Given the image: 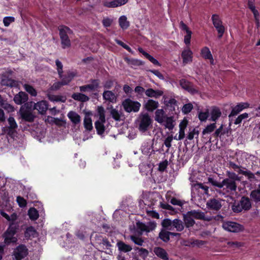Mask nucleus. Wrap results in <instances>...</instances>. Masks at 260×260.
<instances>
[{
    "label": "nucleus",
    "mask_w": 260,
    "mask_h": 260,
    "mask_svg": "<svg viewBox=\"0 0 260 260\" xmlns=\"http://www.w3.org/2000/svg\"><path fill=\"white\" fill-rule=\"evenodd\" d=\"M139 129L140 132H145L152 124V120L147 113H141L139 117Z\"/></svg>",
    "instance_id": "20e7f679"
},
{
    "label": "nucleus",
    "mask_w": 260,
    "mask_h": 260,
    "mask_svg": "<svg viewBox=\"0 0 260 260\" xmlns=\"http://www.w3.org/2000/svg\"><path fill=\"white\" fill-rule=\"evenodd\" d=\"M125 60L128 65L131 66L133 68L139 67L143 64V62L137 59L126 58Z\"/></svg>",
    "instance_id": "58836bf2"
},
{
    "label": "nucleus",
    "mask_w": 260,
    "mask_h": 260,
    "mask_svg": "<svg viewBox=\"0 0 260 260\" xmlns=\"http://www.w3.org/2000/svg\"><path fill=\"white\" fill-rule=\"evenodd\" d=\"M188 215H191L193 218L196 219L202 220L206 221H210L212 217L209 216H206L205 213L201 210H192L188 211Z\"/></svg>",
    "instance_id": "9d476101"
},
{
    "label": "nucleus",
    "mask_w": 260,
    "mask_h": 260,
    "mask_svg": "<svg viewBox=\"0 0 260 260\" xmlns=\"http://www.w3.org/2000/svg\"><path fill=\"white\" fill-rule=\"evenodd\" d=\"M67 116L71 122L75 125L79 123L81 121L80 116L75 111H70L68 113Z\"/></svg>",
    "instance_id": "393cba45"
},
{
    "label": "nucleus",
    "mask_w": 260,
    "mask_h": 260,
    "mask_svg": "<svg viewBox=\"0 0 260 260\" xmlns=\"http://www.w3.org/2000/svg\"><path fill=\"white\" fill-rule=\"evenodd\" d=\"M71 97L74 100L81 102H86L89 100V98L88 96L81 93H74Z\"/></svg>",
    "instance_id": "473e14b6"
},
{
    "label": "nucleus",
    "mask_w": 260,
    "mask_h": 260,
    "mask_svg": "<svg viewBox=\"0 0 260 260\" xmlns=\"http://www.w3.org/2000/svg\"><path fill=\"white\" fill-rule=\"evenodd\" d=\"M228 165L230 169H232L235 172H237L238 175L241 174L239 173L240 170H244V169H246V168L243 167L242 166L240 165V164H236L235 162L232 161H229L228 163Z\"/></svg>",
    "instance_id": "c9c22d12"
},
{
    "label": "nucleus",
    "mask_w": 260,
    "mask_h": 260,
    "mask_svg": "<svg viewBox=\"0 0 260 260\" xmlns=\"http://www.w3.org/2000/svg\"><path fill=\"white\" fill-rule=\"evenodd\" d=\"M34 103L33 102H25L24 103L22 108V110H29L31 111L32 109H34Z\"/></svg>",
    "instance_id": "680f3d73"
},
{
    "label": "nucleus",
    "mask_w": 260,
    "mask_h": 260,
    "mask_svg": "<svg viewBox=\"0 0 260 260\" xmlns=\"http://www.w3.org/2000/svg\"><path fill=\"white\" fill-rule=\"evenodd\" d=\"M242 208L244 209V211H247L251 208V202L250 199L246 196H243L239 201Z\"/></svg>",
    "instance_id": "4be33fe9"
},
{
    "label": "nucleus",
    "mask_w": 260,
    "mask_h": 260,
    "mask_svg": "<svg viewBox=\"0 0 260 260\" xmlns=\"http://www.w3.org/2000/svg\"><path fill=\"white\" fill-rule=\"evenodd\" d=\"M224 134L225 132L223 131V125L221 124L220 127L215 131L213 136L214 137L217 138L218 137H220L221 135H224Z\"/></svg>",
    "instance_id": "338daca9"
},
{
    "label": "nucleus",
    "mask_w": 260,
    "mask_h": 260,
    "mask_svg": "<svg viewBox=\"0 0 260 260\" xmlns=\"http://www.w3.org/2000/svg\"><path fill=\"white\" fill-rule=\"evenodd\" d=\"M210 120L216 122L221 116V111L220 108L217 106H212L210 111Z\"/></svg>",
    "instance_id": "6ab92c4d"
},
{
    "label": "nucleus",
    "mask_w": 260,
    "mask_h": 260,
    "mask_svg": "<svg viewBox=\"0 0 260 260\" xmlns=\"http://www.w3.org/2000/svg\"><path fill=\"white\" fill-rule=\"evenodd\" d=\"M48 108V102L46 101H41L34 105V110H37L39 113L44 114Z\"/></svg>",
    "instance_id": "2eb2a0df"
},
{
    "label": "nucleus",
    "mask_w": 260,
    "mask_h": 260,
    "mask_svg": "<svg viewBox=\"0 0 260 260\" xmlns=\"http://www.w3.org/2000/svg\"><path fill=\"white\" fill-rule=\"evenodd\" d=\"M97 112L99 116V120L102 122H106L105 111L103 107L98 106L97 108Z\"/></svg>",
    "instance_id": "8fccbe9b"
},
{
    "label": "nucleus",
    "mask_w": 260,
    "mask_h": 260,
    "mask_svg": "<svg viewBox=\"0 0 260 260\" xmlns=\"http://www.w3.org/2000/svg\"><path fill=\"white\" fill-rule=\"evenodd\" d=\"M116 245L118 247V250L120 252L126 253L132 250V247L131 245L125 244L122 241H118Z\"/></svg>",
    "instance_id": "c85d7f7f"
},
{
    "label": "nucleus",
    "mask_w": 260,
    "mask_h": 260,
    "mask_svg": "<svg viewBox=\"0 0 260 260\" xmlns=\"http://www.w3.org/2000/svg\"><path fill=\"white\" fill-rule=\"evenodd\" d=\"M159 106L158 102L152 99H149L144 105L145 109L149 112H153Z\"/></svg>",
    "instance_id": "5701e85b"
},
{
    "label": "nucleus",
    "mask_w": 260,
    "mask_h": 260,
    "mask_svg": "<svg viewBox=\"0 0 260 260\" xmlns=\"http://www.w3.org/2000/svg\"><path fill=\"white\" fill-rule=\"evenodd\" d=\"M28 254V249L26 247L21 244L18 246L13 252V260H21Z\"/></svg>",
    "instance_id": "423d86ee"
},
{
    "label": "nucleus",
    "mask_w": 260,
    "mask_h": 260,
    "mask_svg": "<svg viewBox=\"0 0 260 260\" xmlns=\"http://www.w3.org/2000/svg\"><path fill=\"white\" fill-rule=\"evenodd\" d=\"M186 33V34L184 36V42L187 46H188L190 44L192 31L191 30H187Z\"/></svg>",
    "instance_id": "774afa93"
},
{
    "label": "nucleus",
    "mask_w": 260,
    "mask_h": 260,
    "mask_svg": "<svg viewBox=\"0 0 260 260\" xmlns=\"http://www.w3.org/2000/svg\"><path fill=\"white\" fill-rule=\"evenodd\" d=\"M8 122L9 125L3 127L2 128V132L3 134H7L9 137L13 139L17 133V123L14 118L12 116H10L8 118Z\"/></svg>",
    "instance_id": "7ed1b4c3"
},
{
    "label": "nucleus",
    "mask_w": 260,
    "mask_h": 260,
    "mask_svg": "<svg viewBox=\"0 0 260 260\" xmlns=\"http://www.w3.org/2000/svg\"><path fill=\"white\" fill-rule=\"evenodd\" d=\"M3 237L4 238V242L5 244L9 245L11 243H14L17 241V239L14 237V235H6L4 233Z\"/></svg>",
    "instance_id": "de8ad7c7"
},
{
    "label": "nucleus",
    "mask_w": 260,
    "mask_h": 260,
    "mask_svg": "<svg viewBox=\"0 0 260 260\" xmlns=\"http://www.w3.org/2000/svg\"><path fill=\"white\" fill-rule=\"evenodd\" d=\"M138 51L140 53H142L147 59H148L155 66H160V64L157 60L155 59L152 56L150 55L149 53L145 51L142 48H138Z\"/></svg>",
    "instance_id": "c756f323"
},
{
    "label": "nucleus",
    "mask_w": 260,
    "mask_h": 260,
    "mask_svg": "<svg viewBox=\"0 0 260 260\" xmlns=\"http://www.w3.org/2000/svg\"><path fill=\"white\" fill-rule=\"evenodd\" d=\"M49 99L52 102H61L62 103H65L67 98L65 96L62 95H50L49 96Z\"/></svg>",
    "instance_id": "a18cd8bd"
},
{
    "label": "nucleus",
    "mask_w": 260,
    "mask_h": 260,
    "mask_svg": "<svg viewBox=\"0 0 260 260\" xmlns=\"http://www.w3.org/2000/svg\"><path fill=\"white\" fill-rule=\"evenodd\" d=\"M216 30L218 32V38L219 39H221L225 32V27L224 25L222 24L220 25L217 26L216 27H215Z\"/></svg>",
    "instance_id": "e2e57ef3"
},
{
    "label": "nucleus",
    "mask_w": 260,
    "mask_h": 260,
    "mask_svg": "<svg viewBox=\"0 0 260 260\" xmlns=\"http://www.w3.org/2000/svg\"><path fill=\"white\" fill-rule=\"evenodd\" d=\"M222 228L226 231L233 233H238L242 231L243 226L235 222L227 221L222 224Z\"/></svg>",
    "instance_id": "6e6552de"
},
{
    "label": "nucleus",
    "mask_w": 260,
    "mask_h": 260,
    "mask_svg": "<svg viewBox=\"0 0 260 260\" xmlns=\"http://www.w3.org/2000/svg\"><path fill=\"white\" fill-rule=\"evenodd\" d=\"M21 118L25 121L32 122L34 121L35 116L32 113L31 111L29 110H22V108L20 110Z\"/></svg>",
    "instance_id": "f3484780"
},
{
    "label": "nucleus",
    "mask_w": 260,
    "mask_h": 260,
    "mask_svg": "<svg viewBox=\"0 0 260 260\" xmlns=\"http://www.w3.org/2000/svg\"><path fill=\"white\" fill-rule=\"evenodd\" d=\"M170 232L162 229L158 234V238L163 242L167 243L170 241Z\"/></svg>",
    "instance_id": "4c0bfd02"
},
{
    "label": "nucleus",
    "mask_w": 260,
    "mask_h": 260,
    "mask_svg": "<svg viewBox=\"0 0 260 260\" xmlns=\"http://www.w3.org/2000/svg\"><path fill=\"white\" fill-rule=\"evenodd\" d=\"M155 255L163 260H168L169 256L167 251L160 247H155L153 249Z\"/></svg>",
    "instance_id": "412c9836"
},
{
    "label": "nucleus",
    "mask_w": 260,
    "mask_h": 260,
    "mask_svg": "<svg viewBox=\"0 0 260 260\" xmlns=\"http://www.w3.org/2000/svg\"><path fill=\"white\" fill-rule=\"evenodd\" d=\"M105 122H102L101 120H97L95 122V128L98 135H101L104 133L105 131L104 123Z\"/></svg>",
    "instance_id": "72a5a7b5"
},
{
    "label": "nucleus",
    "mask_w": 260,
    "mask_h": 260,
    "mask_svg": "<svg viewBox=\"0 0 260 260\" xmlns=\"http://www.w3.org/2000/svg\"><path fill=\"white\" fill-rule=\"evenodd\" d=\"M216 127V122L211 123L208 125L203 131V135H206L207 134H210L214 131Z\"/></svg>",
    "instance_id": "603ef678"
},
{
    "label": "nucleus",
    "mask_w": 260,
    "mask_h": 260,
    "mask_svg": "<svg viewBox=\"0 0 260 260\" xmlns=\"http://www.w3.org/2000/svg\"><path fill=\"white\" fill-rule=\"evenodd\" d=\"M130 239L135 244L139 246H142L144 242V240L142 238L135 235H131Z\"/></svg>",
    "instance_id": "13d9d810"
},
{
    "label": "nucleus",
    "mask_w": 260,
    "mask_h": 260,
    "mask_svg": "<svg viewBox=\"0 0 260 260\" xmlns=\"http://www.w3.org/2000/svg\"><path fill=\"white\" fill-rule=\"evenodd\" d=\"M164 104L171 111L175 110V107L177 106V101L173 98H171L169 100H165Z\"/></svg>",
    "instance_id": "e433bc0d"
},
{
    "label": "nucleus",
    "mask_w": 260,
    "mask_h": 260,
    "mask_svg": "<svg viewBox=\"0 0 260 260\" xmlns=\"http://www.w3.org/2000/svg\"><path fill=\"white\" fill-rule=\"evenodd\" d=\"M172 226L176 228L178 232H181L184 230V225L182 221L179 219H175L173 220Z\"/></svg>",
    "instance_id": "37998d69"
},
{
    "label": "nucleus",
    "mask_w": 260,
    "mask_h": 260,
    "mask_svg": "<svg viewBox=\"0 0 260 260\" xmlns=\"http://www.w3.org/2000/svg\"><path fill=\"white\" fill-rule=\"evenodd\" d=\"M91 83L79 87L81 92L94 91L99 87L100 81L99 79H91Z\"/></svg>",
    "instance_id": "1a4fd4ad"
},
{
    "label": "nucleus",
    "mask_w": 260,
    "mask_h": 260,
    "mask_svg": "<svg viewBox=\"0 0 260 260\" xmlns=\"http://www.w3.org/2000/svg\"><path fill=\"white\" fill-rule=\"evenodd\" d=\"M173 221L169 218L164 219L161 222L162 226L167 230H172Z\"/></svg>",
    "instance_id": "864d4df0"
},
{
    "label": "nucleus",
    "mask_w": 260,
    "mask_h": 260,
    "mask_svg": "<svg viewBox=\"0 0 260 260\" xmlns=\"http://www.w3.org/2000/svg\"><path fill=\"white\" fill-rule=\"evenodd\" d=\"M76 75V72L69 71L64 75H63V73H61V75L60 76H59V77L61 79V81H63L65 85H67L72 81Z\"/></svg>",
    "instance_id": "dca6fc26"
},
{
    "label": "nucleus",
    "mask_w": 260,
    "mask_h": 260,
    "mask_svg": "<svg viewBox=\"0 0 260 260\" xmlns=\"http://www.w3.org/2000/svg\"><path fill=\"white\" fill-rule=\"evenodd\" d=\"M122 105L125 111L127 113L138 112L141 106L139 102L132 101L128 98L122 102Z\"/></svg>",
    "instance_id": "39448f33"
},
{
    "label": "nucleus",
    "mask_w": 260,
    "mask_h": 260,
    "mask_svg": "<svg viewBox=\"0 0 260 260\" xmlns=\"http://www.w3.org/2000/svg\"><path fill=\"white\" fill-rule=\"evenodd\" d=\"M29 218L33 221L37 220L39 216L38 211L34 207L30 208L28 211Z\"/></svg>",
    "instance_id": "ea45409f"
},
{
    "label": "nucleus",
    "mask_w": 260,
    "mask_h": 260,
    "mask_svg": "<svg viewBox=\"0 0 260 260\" xmlns=\"http://www.w3.org/2000/svg\"><path fill=\"white\" fill-rule=\"evenodd\" d=\"M179 84L182 88L187 91L192 95L198 94L199 92V90L194 86L193 83L185 79H180L179 80Z\"/></svg>",
    "instance_id": "0eeeda50"
},
{
    "label": "nucleus",
    "mask_w": 260,
    "mask_h": 260,
    "mask_svg": "<svg viewBox=\"0 0 260 260\" xmlns=\"http://www.w3.org/2000/svg\"><path fill=\"white\" fill-rule=\"evenodd\" d=\"M206 206L208 209L216 211L219 210L222 206L220 201L214 198L209 200Z\"/></svg>",
    "instance_id": "ddd939ff"
},
{
    "label": "nucleus",
    "mask_w": 260,
    "mask_h": 260,
    "mask_svg": "<svg viewBox=\"0 0 260 260\" xmlns=\"http://www.w3.org/2000/svg\"><path fill=\"white\" fill-rule=\"evenodd\" d=\"M248 117V114L247 113H243L239 116L236 119V120L234 121L235 124H240L242 120L244 119L247 118Z\"/></svg>",
    "instance_id": "0e129e2a"
},
{
    "label": "nucleus",
    "mask_w": 260,
    "mask_h": 260,
    "mask_svg": "<svg viewBox=\"0 0 260 260\" xmlns=\"http://www.w3.org/2000/svg\"><path fill=\"white\" fill-rule=\"evenodd\" d=\"M165 122L166 123L165 124V126L166 128H168L170 131L172 130L175 126L174 122H175L174 120L173 116H167L165 118Z\"/></svg>",
    "instance_id": "79ce46f5"
},
{
    "label": "nucleus",
    "mask_w": 260,
    "mask_h": 260,
    "mask_svg": "<svg viewBox=\"0 0 260 260\" xmlns=\"http://www.w3.org/2000/svg\"><path fill=\"white\" fill-rule=\"evenodd\" d=\"M18 226L19 225L17 222H15L14 221H12L11 222H10L9 227L4 233H5V235H11L14 236L17 233V230L18 229Z\"/></svg>",
    "instance_id": "bb28decb"
},
{
    "label": "nucleus",
    "mask_w": 260,
    "mask_h": 260,
    "mask_svg": "<svg viewBox=\"0 0 260 260\" xmlns=\"http://www.w3.org/2000/svg\"><path fill=\"white\" fill-rule=\"evenodd\" d=\"M209 116V112L208 109H206V111H200L198 113V118L201 121H206Z\"/></svg>",
    "instance_id": "5fc2aeb1"
},
{
    "label": "nucleus",
    "mask_w": 260,
    "mask_h": 260,
    "mask_svg": "<svg viewBox=\"0 0 260 260\" xmlns=\"http://www.w3.org/2000/svg\"><path fill=\"white\" fill-rule=\"evenodd\" d=\"M36 232L35 228L32 226H30L27 228L24 233V236L27 239L30 238L31 237H34Z\"/></svg>",
    "instance_id": "09e8293b"
},
{
    "label": "nucleus",
    "mask_w": 260,
    "mask_h": 260,
    "mask_svg": "<svg viewBox=\"0 0 260 260\" xmlns=\"http://www.w3.org/2000/svg\"><path fill=\"white\" fill-rule=\"evenodd\" d=\"M181 56L183 65H186L192 61L193 52L188 47L182 51Z\"/></svg>",
    "instance_id": "9b49d317"
},
{
    "label": "nucleus",
    "mask_w": 260,
    "mask_h": 260,
    "mask_svg": "<svg viewBox=\"0 0 260 260\" xmlns=\"http://www.w3.org/2000/svg\"><path fill=\"white\" fill-rule=\"evenodd\" d=\"M28 99V94L23 91H20L18 93L15 95L14 101L17 105H21L25 103Z\"/></svg>",
    "instance_id": "4468645a"
},
{
    "label": "nucleus",
    "mask_w": 260,
    "mask_h": 260,
    "mask_svg": "<svg viewBox=\"0 0 260 260\" xmlns=\"http://www.w3.org/2000/svg\"><path fill=\"white\" fill-rule=\"evenodd\" d=\"M118 21L119 26L122 29H126L129 26V22L127 20V18L125 16H120Z\"/></svg>",
    "instance_id": "a19ab883"
},
{
    "label": "nucleus",
    "mask_w": 260,
    "mask_h": 260,
    "mask_svg": "<svg viewBox=\"0 0 260 260\" xmlns=\"http://www.w3.org/2000/svg\"><path fill=\"white\" fill-rule=\"evenodd\" d=\"M193 109V105L191 103L185 104L182 108V111L185 114H187L191 112Z\"/></svg>",
    "instance_id": "052dcab7"
},
{
    "label": "nucleus",
    "mask_w": 260,
    "mask_h": 260,
    "mask_svg": "<svg viewBox=\"0 0 260 260\" xmlns=\"http://www.w3.org/2000/svg\"><path fill=\"white\" fill-rule=\"evenodd\" d=\"M110 114L112 116V117L117 121L120 120V116L121 114L118 112L117 110L116 109L113 108V107L111 106V110L110 111Z\"/></svg>",
    "instance_id": "4d7b16f0"
},
{
    "label": "nucleus",
    "mask_w": 260,
    "mask_h": 260,
    "mask_svg": "<svg viewBox=\"0 0 260 260\" xmlns=\"http://www.w3.org/2000/svg\"><path fill=\"white\" fill-rule=\"evenodd\" d=\"M145 94L150 98H157L163 94V92L159 90H154L152 88H148L145 91Z\"/></svg>",
    "instance_id": "7c9ffc66"
},
{
    "label": "nucleus",
    "mask_w": 260,
    "mask_h": 260,
    "mask_svg": "<svg viewBox=\"0 0 260 260\" xmlns=\"http://www.w3.org/2000/svg\"><path fill=\"white\" fill-rule=\"evenodd\" d=\"M24 88L25 90L29 93L31 96H36L37 94V92L36 90L34 88V87L30 85L25 84L24 85Z\"/></svg>",
    "instance_id": "bf43d9fd"
},
{
    "label": "nucleus",
    "mask_w": 260,
    "mask_h": 260,
    "mask_svg": "<svg viewBox=\"0 0 260 260\" xmlns=\"http://www.w3.org/2000/svg\"><path fill=\"white\" fill-rule=\"evenodd\" d=\"M103 96L104 100L111 103H113L116 102V96L112 91H104L103 93Z\"/></svg>",
    "instance_id": "2f4dec72"
},
{
    "label": "nucleus",
    "mask_w": 260,
    "mask_h": 260,
    "mask_svg": "<svg viewBox=\"0 0 260 260\" xmlns=\"http://www.w3.org/2000/svg\"><path fill=\"white\" fill-rule=\"evenodd\" d=\"M250 197L256 203L260 202V184L257 189L251 191Z\"/></svg>",
    "instance_id": "f704fd0d"
},
{
    "label": "nucleus",
    "mask_w": 260,
    "mask_h": 260,
    "mask_svg": "<svg viewBox=\"0 0 260 260\" xmlns=\"http://www.w3.org/2000/svg\"><path fill=\"white\" fill-rule=\"evenodd\" d=\"M231 208L233 211L236 213H239L244 211V209L242 208L241 205H240L239 201H235L232 205Z\"/></svg>",
    "instance_id": "49530a36"
},
{
    "label": "nucleus",
    "mask_w": 260,
    "mask_h": 260,
    "mask_svg": "<svg viewBox=\"0 0 260 260\" xmlns=\"http://www.w3.org/2000/svg\"><path fill=\"white\" fill-rule=\"evenodd\" d=\"M2 83L3 85L10 87L17 88L19 86V83L18 81L12 79L8 77H5L2 79Z\"/></svg>",
    "instance_id": "a211bd4d"
},
{
    "label": "nucleus",
    "mask_w": 260,
    "mask_h": 260,
    "mask_svg": "<svg viewBox=\"0 0 260 260\" xmlns=\"http://www.w3.org/2000/svg\"><path fill=\"white\" fill-rule=\"evenodd\" d=\"M226 176L228 178L223 179L221 182H218L211 177H209L208 181L213 186L219 188L225 186L228 189L231 191H236L237 188L236 181L240 182L242 179V177L239 176L234 172L230 171L226 172Z\"/></svg>",
    "instance_id": "f257e3e1"
},
{
    "label": "nucleus",
    "mask_w": 260,
    "mask_h": 260,
    "mask_svg": "<svg viewBox=\"0 0 260 260\" xmlns=\"http://www.w3.org/2000/svg\"><path fill=\"white\" fill-rule=\"evenodd\" d=\"M167 116L165 115L163 109H157L155 112L154 119L159 123H162L165 122Z\"/></svg>",
    "instance_id": "b1692460"
},
{
    "label": "nucleus",
    "mask_w": 260,
    "mask_h": 260,
    "mask_svg": "<svg viewBox=\"0 0 260 260\" xmlns=\"http://www.w3.org/2000/svg\"><path fill=\"white\" fill-rule=\"evenodd\" d=\"M254 0H248L247 5L248 8L252 12L255 20L257 21V23H258V20H259V13L257 10L255 9V7L254 6Z\"/></svg>",
    "instance_id": "a878e982"
},
{
    "label": "nucleus",
    "mask_w": 260,
    "mask_h": 260,
    "mask_svg": "<svg viewBox=\"0 0 260 260\" xmlns=\"http://www.w3.org/2000/svg\"><path fill=\"white\" fill-rule=\"evenodd\" d=\"M183 221L185 226L187 228L192 227L195 224V221L191 215H188V211L183 214Z\"/></svg>",
    "instance_id": "cd10ccee"
},
{
    "label": "nucleus",
    "mask_w": 260,
    "mask_h": 260,
    "mask_svg": "<svg viewBox=\"0 0 260 260\" xmlns=\"http://www.w3.org/2000/svg\"><path fill=\"white\" fill-rule=\"evenodd\" d=\"M213 24L214 27L220 25L222 24V21L217 14H213L211 17Z\"/></svg>",
    "instance_id": "6e6d98bb"
},
{
    "label": "nucleus",
    "mask_w": 260,
    "mask_h": 260,
    "mask_svg": "<svg viewBox=\"0 0 260 260\" xmlns=\"http://www.w3.org/2000/svg\"><path fill=\"white\" fill-rule=\"evenodd\" d=\"M83 124L86 130L91 131L93 129L92 120L90 117L86 116L84 119Z\"/></svg>",
    "instance_id": "c03bdc74"
},
{
    "label": "nucleus",
    "mask_w": 260,
    "mask_h": 260,
    "mask_svg": "<svg viewBox=\"0 0 260 260\" xmlns=\"http://www.w3.org/2000/svg\"><path fill=\"white\" fill-rule=\"evenodd\" d=\"M239 173L241 175H244L247 177L249 180H254L255 179V175L251 171L247 170L246 169L244 170H240Z\"/></svg>",
    "instance_id": "3c124183"
},
{
    "label": "nucleus",
    "mask_w": 260,
    "mask_h": 260,
    "mask_svg": "<svg viewBox=\"0 0 260 260\" xmlns=\"http://www.w3.org/2000/svg\"><path fill=\"white\" fill-rule=\"evenodd\" d=\"M201 55L205 59H209L211 64H214V59L209 48L204 47L201 51Z\"/></svg>",
    "instance_id": "aec40b11"
},
{
    "label": "nucleus",
    "mask_w": 260,
    "mask_h": 260,
    "mask_svg": "<svg viewBox=\"0 0 260 260\" xmlns=\"http://www.w3.org/2000/svg\"><path fill=\"white\" fill-rule=\"evenodd\" d=\"M249 104L248 103H240L236 106L232 108L231 113L229 117L231 118L232 116H234L239 114L243 110L248 108Z\"/></svg>",
    "instance_id": "f8f14e48"
},
{
    "label": "nucleus",
    "mask_w": 260,
    "mask_h": 260,
    "mask_svg": "<svg viewBox=\"0 0 260 260\" xmlns=\"http://www.w3.org/2000/svg\"><path fill=\"white\" fill-rule=\"evenodd\" d=\"M15 21V18L12 16H6L3 18V23L5 26L8 27L10 24Z\"/></svg>",
    "instance_id": "69168bd1"
},
{
    "label": "nucleus",
    "mask_w": 260,
    "mask_h": 260,
    "mask_svg": "<svg viewBox=\"0 0 260 260\" xmlns=\"http://www.w3.org/2000/svg\"><path fill=\"white\" fill-rule=\"evenodd\" d=\"M58 29L62 47L64 49L70 47L71 43L69 35L72 34L73 31L68 26L63 25H60Z\"/></svg>",
    "instance_id": "f03ea898"
}]
</instances>
